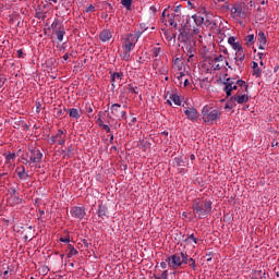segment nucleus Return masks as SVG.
Segmentation results:
<instances>
[{"label": "nucleus", "mask_w": 279, "mask_h": 279, "mask_svg": "<svg viewBox=\"0 0 279 279\" xmlns=\"http://www.w3.org/2000/svg\"><path fill=\"white\" fill-rule=\"evenodd\" d=\"M192 209L198 219H208L213 213V202L206 198H195L192 202Z\"/></svg>", "instance_id": "obj_1"}, {"label": "nucleus", "mask_w": 279, "mask_h": 279, "mask_svg": "<svg viewBox=\"0 0 279 279\" xmlns=\"http://www.w3.org/2000/svg\"><path fill=\"white\" fill-rule=\"evenodd\" d=\"M27 158L28 159H25L24 165H28V167H36V169H40V162H43V153L39 148H29L27 153Z\"/></svg>", "instance_id": "obj_2"}, {"label": "nucleus", "mask_w": 279, "mask_h": 279, "mask_svg": "<svg viewBox=\"0 0 279 279\" xmlns=\"http://www.w3.org/2000/svg\"><path fill=\"white\" fill-rule=\"evenodd\" d=\"M186 252H179L173 255H169L167 257L168 267H170V269H179L182 265H186Z\"/></svg>", "instance_id": "obj_3"}, {"label": "nucleus", "mask_w": 279, "mask_h": 279, "mask_svg": "<svg viewBox=\"0 0 279 279\" xmlns=\"http://www.w3.org/2000/svg\"><path fill=\"white\" fill-rule=\"evenodd\" d=\"M202 117H203L204 123L213 124L215 121H218V119H220L221 111L219 109H215L206 105L202 109Z\"/></svg>", "instance_id": "obj_4"}, {"label": "nucleus", "mask_w": 279, "mask_h": 279, "mask_svg": "<svg viewBox=\"0 0 279 279\" xmlns=\"http://www.w3.org/2000/svg\"><path fill=\"white\" fill-rule=\"evenodd\" d=\"M182 49L185 56H187V62H195V53H197V41H195V39L184 41Z\"/></svg>", "instance_id": "obj_5"}, {"label": "nucleus", "mask_w": 279, "mask_h": 279, "mask_svg": "<svg viewBox=\"0 0 279 279\" xmlns=\"http://www.w3.org/2000/svg\"><path fill=\"white\" fill-rule=\"evenodd\" d=\"M245 4L241 2H235L231 7V16L232 19H245L247 13L244 11Z\"/></svg>", "instance_id": "obj_6"}, {"label": "nucleus", "mask_w": 279, "mask_h": 279, "mask_svg": "<svg viewBox=\"0 0 279 279\" xmlns=\"http://www.w3.org/2000/svg\"><path fill=\"white\" fill-rule=\"evenodd\" d=\"M225 93L227 97H232V90H239V86L236 85V78L228 77L225 82Z\"/></svg>", "instance_id": "obj_7"}, {"label": "nucleus", "mask_w": 279, "mask_h": 279, "mask_svg": "<svg viewBox=\"0 0 279 279\" xmlns=\"http://www.w3.org/2000/svg\"><path fill=\"white\" fill-rule=\"evenodd\" d=\"M250 101V95L247 94H241V89L238 90V94L230 97V104L231 106H236L247 104Z\"/></svg>", "instance_id": "obj_8"}, {"label": "nucleus", "mask_w": 279, "mask_h": 279, "mask_svg": "<svg viewBox=\"0 0 279 279\" xmlns=\"http://www.w3.org/2000/svg\"><path fill=\"white\" fill-rule=\"evenodd\" d=\"M110 110H111L112 117H114L116 119H123V121H125V119H128V112L121 111V105L113 104L111 106Z\"/></svg>", "instance_id": "obj_9"}, {"label": "nucleus", "mask_w": 279, "mask_h": 279, "mask_svg": "<svg viewBox=\"0 0 279 279\" xmlns=\"http://www.w3.org/2000/svg\"><path fill=\"white\" fill-rule=\"evenodd\" d=\"M50 143L53 145L58 143V145H64L66 143V137L64 136V131L58 130L56 135L51 136Z\"/></svg>", "instance_id": "obj_10"}, {"label": "nucleus", "mask_w": 279, "mask_h": 279, "mask_svg": "<svg viewBox=\"0 0 279 279\" xmlns=\"http://www.w3.org/2000/svg\"><path fill=\"white\" fill-rule=\"evenodd\" d=\"M184 114L189 119V121H192V123H195V121L199 119V113L197 112V109H195L194 107L185 108Z\"/></svg>", "instance_id": "obj_11"}, {"label": "nucleus", "mask_w": 279, "mask_h": 279, "mask_svg": "<svg viewBox=\"0 0 279 279\" xmlns=\"http://www.w3.org/2000/svg\"><path fill=\"white\" fill-rule=\"evenodd\" d=\"M70 213L74 219H80V221L86 217V209L84 207H73Z\"/></svg>", "instance_id": "obj_12"}, {"label": "nucleus", "mask_w": 279, "mask_h": 279, "mask_svg": "<svg viewBox=\"0 0 279 279\" xmlns=\"http://www.w3.org/2000/svg\"><path fill=\"white\" fill-rule=\"evenodd\" d=\"M203 19V25H205V27H209V29H215L217 27V21H215V16H213V14L206 13Z\"/></svg>", "instance_id": "obj_13"}, {"label": "nucleus", "mask_w": 279, "mask_h": 279, "mask_svg": "<svg viewBox=\"0 0 279 279\" xmlns=\"http://www.w3.org/2000/svg\"><path fill=\"white\" fill-rule=\"evenodd\" d=\"M134 47V34H129L124 39V44L122 45L123 51H132Z\"/></svg>", "instance_id": "obj_14"}, {"label": "nucleus", "mask_w": 279, "mask_h": 279, "mask_svg": "<svg viewBox=\"0 0 279 279\" xmlns=\"http://www.w3.org/2000/svg\"><path fill=\"white\" fill-rule=\"evenodd\" d=\"M257 45H258V49H260L262 51H265V45H267V36L265 35V32L259 31L257 34Z\"/></svg>", "instance_id": "obj_15"}, {"label": "nucleus", "mask_w": 279, "mask_h": 279, "mask_svg": "<svg viewBox=\"0 0 279 279\" xmlns=\"http://www.w3.org/2000/svg\"><path fill=\"white\" fill-rule=\"evenodd\" d=\"M99 38L101 43H109L112 38V32L108 28H105L100 32Z\"/></svg>", "instance_id": "obj_16"}, {"label": "nucleus", "mask_w": 279, "mask_h": 279, "mask_svg": "<svg viewBox=\"0 0 279 279\" xmlns=\"http://www.w3.org/2000/svg\"><path fill=\"white\" fill-rule=\"evenodd\" d=\"M179 32L180 34L178 36V40H180V43H187L189 40H193V38H189V32H186L184 26L179 28Z\"/></svg>", "instance_id": "obj_17"}, {"label": "nucleus", "mask_w": 279, "mask_h": 279, "mask_svg": "<svg viewBox=\"0 0 279 279\" xmlns=\"http://www.w3.org/2000/svg\"><path fill=\"white\" fill-rule=\"evenodd\" d=\"M7 202H8L9 206H19V205L23 204V198H21V196H19V195L9 196L7 198Z\"/></svg>", "instance_id": "obj_18"}, {"label": "nucleus", "mask_w": 279, "mask_h": 279, "mask_svg": "<svg viewBox=\"0 0 279 279\" xmlns=\"http://www.w3.org/2000/svg\"><path fill=\"white\" fill-rule=\"evenodd\" d=\"M15 172H16V175L20 180L25 181V180H27V178H29V173H27L25 171V166L17 167Z\"/></svg>", "instance_id": "obj_19"}, {"label": "nucleus", "mask_w": 279, "mask_h": 279, "mask_svg": "<svg viewBox=\"0 0 279 279\" xmlns=\"http://www.w3.org/2000/svg\"><path fill=\"white\" fill-rule=\"evenodd\" d=\"M252 69H253L252 75H254L255 77H260V75H263V70L258 68V62L253 61Z\"/></svg>", "instance_id": "obj_20"}, {"label": "nucleus", "mask_w": 279, "mask_h": 279, "mask_svg": "<svg viewBox=\"0 0 279 279\" xmlns=\"http://www.w3.org/2000/svg\"><path fill=\"white\" fill-rule=\"evenodd\" d=\"M97 215L98 217H101V218L108 217V206L100 204L98 206Z\"/></svg>", "instance_id": "obj_21"}, {"label": "nucleus", "mask_w": 279, "mask_h": 279, "mask_svg": "<svg viewBox=\"0 0 279 279\" xmlns=\"http://www.w3.org/2000/svg\"><path fill=\"white\" fill-rule=\"evenodd\" d=\"M3 157L5 159V161L8 162V165H12V162H14V160H16V153H3Z\"/></svg>", "instance_id": "obj_22"}, {"label": "nucleus", "mask_w": 279, "mask_h": 279, "mask_svg": "<svg viewBox=\"0 0 279 279\" xmlns=\"http://www.w3.org/2000/svg\"><path fill=\"white\" fill-rule=\"evenodd\" d=\"M117 80L119 82H121L123 80V73L122 72H113L111 74V85L114 88V83L117 82Z\"/></svg>", "instance_id": "obj_23"}, {"label": "nucleus", "mask_w": 279, "mask_h": 279, "mask_svg": "<svg viewBox=\"0 0 279 279\" xmlns=\"http://www.w3.org/2000/svg\"><path fill=\"white\" fill-rule=\"evenodd\" d=\"M199 54L204 60H208L210 58V49L207 46H203L199 50Z\"/></svg>", "instance_id": "obj_24"}, {"label": "nucleus", "mask_w": 279, "mask_h": 279, "mask_svg": "<svg viewBox=\"0 0 279 279\" xmlns=\"http://www.w3.org/2000/svg\"><path fill=\"white\" fill-rule=\"evenodd\" d=\"M235 85L238 88H244L245 93L250 90V85L243 80H235Z\"/></svg>", "instance_id": "obj_25"}, {"label": "nucleus", "mask_w": 279, "mask_h": 279, "mask_svg": "<svg viewBox=\"0 0 279 279\" xmlns=\"http://www.w3.org/2000/svg\"><path fill=\"white\" fill-rule=\"evenodd\" d=\"M186 265H189V267H191V269H193V271L197 270V264L195 263V260L193 259V257H190L189 255H186Z\"/></svg>", "instance_id": "obj_26"}, {"label": "nucleus", "mask_w": 279, "mask_h": 279, "mask_svg": "<svg viewBox=\"0 0 279 279\" xmlns=\"http://www.w3.org/2000/svg\"><path fill=\"white\" fill-rule=\"evenodd\" d=\"M69 117H71V119H80V117H82V114H80L78 109L72 108L69 110Z\"/></svg>", "instance_id": "obj_27"}, {"label": "nucleus", "mask_w": 279, "mask_h": 279, "mask_svg": "<svg viewBox=\"0 0 279 279\" xmlns=\"http://www.w3.org/2000/svg\"><path fill=\"white\" fill-rule=\"evenodd\" d=\"M256 43V38L254 37V34L247 35L245 37V45L247 47H252V45H254Z\"/></svg>", "instance_id": "obj_28"}, {"label": "nucleus", "mask_w": 279, "mask_h": 279, "mask_svg": "<svg viewBox=\"0 0 279 279\" xmlns=\"http://www.w3.org/2000/svg\"><path fill=\"white\" fill-rule=\"evenodd\" d=\"M169 99L173 101L174 106H182V100L178 94H171Z\"/></svg>", "instance_id": "obj_29"}, {"label": "nucleus", "mask_w": 279, "mask_h": 279, "mask_svg": "<svg viewBox=\"0 0 279 279\" xmlns=\"http://www.w3.org/2000/svg\"><path fill=\"white\" fill-rule=\"evenodd\" d=\"M192 19L197 26L204 25V16L194 14Z\"/></svg>", "instance_id": "obj_30"}, {"label": "nucleus", "mask_w": 279, "mask_h": 279, "mask_svg": "<svg viewBox=\"0 0 279 279\" xmlns=\"http://www.w3.org/2000/svg\"><path fill=\"white\" fill-rule=\"evenodd\" d=\"M56 36H57V40H59V43H62V40H64V34H66V32H64V28L56 31L54 32Z\"/></svg>", "instance_id": "obj_31"}, {"label": "nucleus", "mask_w": 279, "mask_h": 279, "mask_svg": "<svg viewBox=\"0 0 279 279\" xmlns=\"http://www.w3.org/2000/svg\"><path fill=\"white\" fill-rule=\"evenodd\" d=\"M234 64L238 69V71L241 73L244 69H245V63H243L244 61L239 60V59H234Z\"/></svg>", "instance_id": "obj_32"}, {"label": "nucleus", "mask_w": 279, "mask_h": 279, "mask_svg": "<svg viewBox=\"0 0 279 279\" xmlns=\"http://www.w3.org/2000/svg\"><path fill=\"white\" fill-rule=\"evenodd\" d=\"M234 60L245 61V51L244 50H240V51L235 52Z\"/></svg>", "instance_id": "obj_33"}, {"label": "nucleus", "mask_w": 279, "mask_h": 279, "mask_svg": "<svg viewBox=\"0 0 279 279\" xmlns=\"http://www.w3.org/2000/svg\"><path fill=\"white\" fill-rule=\"evenodd\" d=\"M121 5H123L125 10H132V0H121Z\"/></svg>", "instance_id": "obj_34"}, {"label": "nucleus", "mask_w": 279, "mask_h": 279, "mask_svg": "<svg viewBox=\"0 0 279 279\" xmlns=\"http://www.w3.org/2000/svg\"><path fill=\"white\" fill-rule=\"evenodd\" d=\"M54 116L57 119H60V117H64V110H62V107H58L54 109Z\"/></svg>", "instance_id": "obj_35"}, {"label": "nucleus", "mask_w": 279, "mask_h": 279, "mask_svg": "<svg viewBox=\"0 0 279 279\" xmlns=\"http://www.w3.org/2000/svg\"><path fill=\"white\" fill-rule=\"evenodd\" d=\"M226 60V57H223L222 54H215V57L211 60V63L215 64V62H223Z\"/></svg>", "instance_id": "obj_36"}, {"label": "nucleus", "mask_w": 279, "mask_h": 279, "mask_svg": "<svg viewBox=\"0 0 279 279\" xmlns=\"http://www.w3.org/2000/svg\"><path fill=\"white\" fill-rule=\"evenodd\" d=\"M155 279H169V270H163L160 276H156Z\"/></svg>", "instance_id": "obj_37"}, {"label": "nucleus", "mask_w": 279, "mask_h": 279, "mask_svg": "<svg viewBox=\"0 0 279 279\" xmlns=\"http://www.w3.org/2000/svg\"><path fill=\"white\" fill-rule=\"evenodd\" d=\"M231 47H232V49L235 50V53L243 50V46H241V44L239 41L233 44Z\"/></svg>", "instance_id": "obj_38"}, {"label": "nucleus", "mask_w": 279, "mask_h": 279, "mask_svg": "<svg viewBox=\"0 0 279 279\" xmlns=\"http://www.w3.org/2000/svg\"><path fill=\"white\" fill-rule=\"evenodd\" d=\"M130 50H123V53L121 56L122 60H124L125 62L130 61Z\"/></svg>", "instance_id": "obj_39"}, {"label": "nucleus", "mask_w": 279, "mask_h": 279, "mask_svg": "<svg viewBox=\"0 0 279 279\" xmlns=\"http://www.w3.org/2000/svg\"><path fill=\"white\" fill-rule=\"evenodd\" d=\"M64 156H68V158H71L73 156V147H68L63 150Z\"/></svg>", "instance_id": "obj_40"}, {"label": "nucleus", "mask_w": 279, "mask_h": 279, "mask_svg": "<svg viewBox=\"0 0 279 279\" xmlns=\"http://www.w3.org/2000/svg\"><path fill=\"white\" fill-rule=\"evenodd\" d=\"M191 241H193V243L197 244V238H195V234H191L185 239L186 243H191Z\"/></svg>", "instance_id": "obj_41"}, {"label": "nucleus", "mask_w": 279, "mask_h": 279, "mask_svg": "<svg viewBox=\"0 0 279 279\" xmlns=\"http://www.w3.org/2000/svg\"><path fill=\"white\" fill-rule=\"evenodd\" d=\"M174 162H175L177 167H184V159H182V157H177L174 159Z\"/></svg>", "instance_id": "obj_42"}, {"label": "nucleus", "mask_w": 279, "mask_h": 279, "mask_svg": "<svg viewBox=\"0 0 279 279\" xmlns=\"http://www.w3.org/2000/svg\"><path fill=\"white\" fill-rule=\"evenodd\" d=\"M19 194V191L15 190V187L9 189V197H14Z\"/></svg>", "instance_id": "obj_43"}, {"label": "nucleus", "mask_w": 279, "mask_h": 279, "mask_svg": "<svg viewBox=\"0 0 279 279\" xmlns=\"http://www.w3.org/2000/svg\"><path fill=\"white\" fill-rule=\"evenodd\" d=\"M160 51H161L160 47H155V48L153 49V56H154V58H158V57L160 56Z\"/></svg>", "instance_id": "obj_44"}, {"label": "nucleus", "mask_w": 279, "mask_h": 279, "mask_svg": "<svg viewBox=\"0 0 279 279\" xmlns=\"http://www.w3.org/2000/svg\"><path fill=\"white\" fill-rule=\"evenodd\" d=\"M77 254H80V252H77L75 248H72L68 253V258H72V256H77Z\"/></svg>", "instance_id": "obj_45"}, {"label": "nucleus", "mask_w": 279, "mask_h": 279, "mask_svg": "<svg viewBox=\"0 0 279 279\" xmlns=\"http://www.w3.org/2000/svg\"><path fill=\"white\" fill-rule=\"evenodd\" d=\"M60 27V20L56 19L51 24V29H58Z\"/></svg>", "instance_id": "obj_46"}, {"label": "nucleus", "mask_w": 279, "mask_h": 279, "mask_svg": "<svg viewBox=\"0 0 279 279\" xmlns=\"http://www.w3.org/2000/svg\"><path fill=\"white\" fill-rule=\"evenodd\" d=\"M129 92L134 93V95H138V87H134L133 85H129Z\"/></svg>", "instance_id": "obj_47"}, {"label": "nucleus", "mask_w": 279, "mask_h": 279, "mask_svg": "<svg viewBox=\"0 0 279 279\" xmlns=\"http://www.w3.org/2000/svg\"><path fill=\"white\" fill-rule=\"evenodd\" d=\"M223 64H219V63H214L213 64V69L214 71H221V69H223Z\"/></svg>", "instance_id": "obj_48"}, {"label": "nucleus", "mask_w": 279, "mask_h": 279, "mask_svg": "<svg viewBox=\"0 0 279 279\" xmlns=\"http://www.w3.org/2000/svg\"><path fill=\"white\" fill-rule=\"evenodd\" d=\"M228 43L232 47L236 43V37H234V36L229 37L228 38Z\"/></svg>", "instance_id": "obj_49"}, {"label": "nucleus", "mask_w": 279, "mask_h": 279, "mask_svg": "<svg viewBox=\"0 0 279 279\" xmlns=\"http://www.w3.org/2000/svg\"><path fill=\"white\" fill-rule=\"evenodd\" d=\"M258 276H260V270H255V272L252 274L251 279H259Z\"/></svg>", "instance_id": "obj_50"}, {"label": "nucleus", "mask_w": 279, "mask_h": 279, "mask_svg": "<svg viewBox=\"0 0 279 279\" xmlns=\"http://www.w3.org/2000/svg\"><path fill=\"white\" fill-rule=\"evenodd\" d=\"M140 28L142 29V32H147V29H149V26H147V24L145 23H141Z\"/></svg>", "instance_id": "obj_51"}, {"label": "nucleus", "mask_w": 279, "mask_h": 279, "mask_svg": "<svg viewBox=\"0 0 279 279\" xmlns=\"http://www.w3.org/2000/svg\"><path fill=\"white\" fill-rule=\"evenodd\" d=\"M5 81H7V78H5V76H0V89H2L3 88V85L5 84Z\"/></svg>", "instance_id": "obj_52"}, {"label": "nucleus", "mask_w": 279, "mask_h": 279, "mask_svg": "<svg viewBox=\"0 0 279 279\" xmlns=\"http://www.w3.org/2000/svg\"><path fill=\"white\" fill-rule=\"evenodd\" d=\"M186 74L184 72H181L180 75L177 77L178 82H180V84H182V80H184V76Z\"/></svg>", "instance_id": "obj_53"}, {"label": "nucleus", "mask_w": 279, "mask_h": 279, "mask_svg": "<svg viewBox=\"0 0 279 279\" xmlns=\"http://www.w3.org/2000/svg\"><path fill=\"white\" fill-rule=\"evenodd\" d=\"M85 12H95V5L89 4V5L86 8Z\"/></svg>", "instance_id": "obj_54"}, {"label": "nucleus", "mask_w": 279, "mask_h": 279, "mask_svg": "<svg viewBox=\"0 0 279 279\" xmlns=\"http://www.w3.org/2000/svg\"><path fill=\"white\" fill-rule=\"evenodd\" d=\"M171 27H178V23H175V19L171 17L169 21Z\"/></svg>", "instance_id": "obj_55"}, {"label": "nucleus", "mask_w": 279, "mask_h": 279, "mask_svg": "<svg viewBox=\"0 0 279 279\" xmlns=\"http://www.w3.org/2000/svg\"><path fill=\"white\" fill-rule=\"evenodd\" d=\"M61 243H71V238H60Z\"/></svg>", "instance_id": "obj_56"}, {"label": "nucleus", "mask_w": 279, "mask_h": 279, "mask_svg": "<svg viewBox=\"0 0 279 279\" xmlns=\"http://www.w3.org/2000/svg\"><path fill=\"white\" fill-rule=\"evenodd\" d=\"M225 108H226V110H228V109L232 110V108H234V105L230 104V98Z\"/></svg>", "instance_id": "obj_57"}, {"label": "nucleus", "mask_w": 279, "mask_h": 279, "mask_svg": "<svg viewBox=\"0 0 279 279\" xmlns=\"http://www.w3.org/2000/svg\"><path fill=\"white\" fill-rule=\"evenodd\" d=\"M17 58H25V53L23 52V49L17 50Z\"/></svg>", "instance_id": "obj_58"}, {"label": "nucleus", "mask_w": 279, "mask_h": 279, "mask_svg": "<svg viewBox=\"0 0 279 279\" xmlns=\"http://www.w3.org/2000/svg\"><path fill=\"white\" fill-rule=\"evenodd\" d=\"M260 275L258 276L259 279H267V274L264 272L263 270H259Z\"/></svg>", "instance_id": "obj_59"}, {"label": "nucleus", "mask_w": 279, "mask_h": 279, "mask_svg": "<svg viewBox=\"0 0 279 279\" xmlns=\"http://www.w3.org/2000/svg\"><path fill=\"white\" fill-rule=\"evenodd\" d=\"M167 265H169V262H167V259H166V262H161L160 263L161 269H167Z\"/></svg>", "instance_id": "obj_60"}, {"label": "nucleus", "mask_w": 279, "mask_h": 279, "mask_svg": "<svg viewBox=\"0 0 279 279\" xmlns=\"http://www.w3.org/2000/svg\"><path fill=\"white\" fill-rule=\"evenodd\" d=\"M97 123H98L99 128H104V125H105L104 120L101 118L97 119Z\"/></svg>", "instance_id": "obj_61"}, {"label": "nucleus", "mask_w": 279, "mask_h": 279, "mask_svg": "<svg viewBox=\"0 0 279 279\" xmlns=\"http://www.w3.org/2000/svg\"><path fill=\"white\" fill-rule=\"evenodd\" d=\"M149 10L150 12H153V14H156V12H158V8H156V5H151Z\"/></svg>", "instance_id": "obj_62"}, {"label": "nucleus", "mask_w": 279, "mask_h": 279, "mask_svg": "<svg viewBox=\"0 0 279 279\" xmlns=\"http://www.w3.org/2000/svg\"><path fill=\"white\" fill-rule=\"evenodd\" d=\"M143 31H137L136 33H135V38H137V40H138V38H141V36H143Z\"/></svg>", "instance_id": "obj_63"}, {"label": "nucleus", "mask_w": 279, "mask_h": 279, "mask_svg": "<svg viewBox=\"0 0 279 279\" xmlns=\"http://www.w3.org/2000/svg\"><path fill=\"white\" fill-rule=\"evenodd\" d=\"M102 129L105 130V132H107V134H110V126L108 124H105Z\"/></svg>", "instance_id": "obj_64"}]
</instances>
